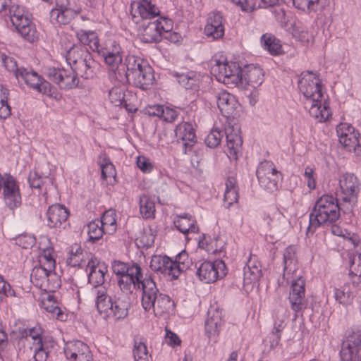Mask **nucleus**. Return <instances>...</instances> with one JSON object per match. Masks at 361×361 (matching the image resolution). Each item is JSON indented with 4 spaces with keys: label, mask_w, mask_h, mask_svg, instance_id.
Instances as JSON below:
<instances>
[{
    "label": "nucleus",
    "mask_w": 361,
    "mask_h": 361,
    "mask_svg": "<svg viewBox=\"0 0 361 361\" xmlns=\"http://www.w3.org/2000/svg\"><path fill=\"white\" fill-rule=\"evenodd\" d=\"M133 18L152 20L160 14V10L152 0H135L131 3Z\"/></svg>",
    "instance_id": "obj_21"
},
{
    "label": "nucleus",
    "mask_w": 361,
    "mask_h": 361,
    "mask_svg": "<svg viewBox=\"0 0 361 361\" xmlns=\"http://www.w3.org/2000/svg\"><path fill=\"white\" fill-rule=\"evenodd\" d=\"M98 49L97 52L103 57L109 73L116 72L124 56V51L121 45L114 39H108L104 46L100 44Z\"/></svg>",
    "instance_id": "obj_13"
},
{
    "label": "nucleus",
    "mask_w": 361,
    "mask_h": 361,
    "mask_svg": "<svg viewBox=\"0 0 361 361\" xmlns=\"http://www.w3.org/2000/svg\"><path fill=\"white\" fill-rule=\"evenodd\" d=\"M0 294H3L6 297H16V292L11 288V285L7 283L4 278L0 276Z\"/></svg>",
    "instance_id": "obj_64"
},
{
    "label": "nucleus",
    "mask_w": 361,
    "mask_h": 361,
    "mask_svg": "<svg viewBox=\"0 0 361 361\" xmlns=\"http://www.w3.org/2000/svg\"><path fill=\"white\" fill-rule=\"evenodd\" d=\"M196 274L202 281L213 283L226 274V264L221 260L204 262L197 268Z\"/></svg>",
    "instance_id": "obj_17"
},
{
    "label": "nucleus",
    "mask_w": 361,
    "mask_h": 361,
    "mask_svg": "<svg viewBox=\"0 0 361 361\" xmlns=\"http://www.w3.org/2000/svg\"><path fill=\"white\" fill-rule=\"evenodd\" d=\"M63 350L70 361H94L89 346L80 341L66 343Z\"/></svg>",
    "instance_id": "obj_20"
},
{
    "label": "nucleus",
    "mask_w": 361,
    "mask_h": 361,
    "mask_svg": "<svg viewBox=\"0 0 361 361\" xmlns=\"http://www.w3.org/2000/svg\"><path fill=\"white\" fill-rule=\"evenodd\" d=\"M223 310L216 305H211L207 312L205 331L209 338L219 334L223 324Z\"/></svg>",
    "instance_id": "obj_22"
},
{
    "label": "nucleus",
    "mask_w": 361,
    "mask_h": 361,
    "mask_svg": "<svg viewBox=\"0 0 361 361\" xmlns=\"http://www.w3.org/2000/svg\"><path fill=\"white\" fill-rule=\"evenodd\" d=\"M226 145L231 157L237 159L240 152L243 140L240 135V128L238 126H228L224 130Z\"/></svg>",
    "instance_id": "obj_24"
},
{
    "label": "nucleus",
    "mask_w": 361,
    "mask_h": 361,
    "mask_svg": "<svg viewBox=\"0 0 361 361\" xmlns=\"http://www.w3.org/2000/svg\"><path fill=\"white\" fill-rule=\"evenodd\" d=\"M274 314L276 319L274 325L273 335L276 336V342H278L281 338L280 333L283 331L285 326V309L283 307H281L276 310Z\"/></svg>",
    "instance_id": "obj_48"
},
{
    "label": "nucleus",
    "mask_w": 361,
    "mask_h": 361,
    "mask_svg": "<svg viewBox=\"0 0 361 361\" xmlns=\"http://www.w3.org/2000/svg\"><path fill=\"white\" fill-rule=\"evenodd\" d=\"M144 63L147 62L140 57L129 55L126 57L125 63L122 62L116 72L110 73L109 78L118 83L126 84L135 73H138L144 67Z\"/></svg>",
    "instance_id": "obj_14"
},
{
    "label": "nucleus",
    "mask_w": 361,
    "mask_h": 361,
    "mask_svg": "<svg viewBox=\"0 0 361 361\" xmlns=\"http://www.w3.org/2000/svg\"><path fill=\"white\" fill-rule=\"evenodd\" d=\"M10 20L17 32L26 41L33 43L39 37L31 14L24 7L13 6L10 11Z\"/></svg>",
    "instance_id": "obj_6"
},
{
    "label": "nucleus",
    "mask_w": 361,
    "mask_h": 361,
    "mask_svg": "<svg viewBox=\"0 0 361 361\" xmlns=\"http://www.w3.org/2000/svg\"><path fill=\"white\" fill-rule=\"evenodd\" d=\"M47 180L51 181L48 176H42L35 170L30 171L28 176V183L30 188L38 190L42 189Z\"/></svg>",
    "instance_id": "obj_52"
},
{
    "label": "nucleus",
    "mask_w": 361,
    "mask_h": 361,
    "mask_svg": "<svg viewBox=\"0 0 361 361\" xmlns=\"http://www.w3.org/2000/svg\"><path fill=\"white\" fill-rule=\"evenodd\" d=\"M172 22L167 18H159L143 23L140 32V37L145 43H157L161 40L164 33L171 32Z\"/></svg>",
    "instance_id": "obj_8"
},
{
    "label": "nucleus",
    "mask_w": 361,
    "mask_h": 361,
    "mask_svg": "<svg viewBox=\"0 0 361 361\" xmlns=\"http://www.w3.org/2000/svg\"><path fill=\"white\" fill-rule=\"evenodd\" d=\"M77 15V12L64 5L57 4L50 11V20L53 24H68Z\"/></svg>",
    "instance_id": "obj_30"
},
{
    "label": "nucleus",
    "mask_w": 361,
    "mask_h": 361,
    "mask_svg": "<svg viewBox=\"0 0 361 361\" xmlns=\"http://www.w3.org/2000/svg\"><path fill=\"white\" fill-rule=\"evenodd\" d=\"M86 271L88 272V281L94 287L93 293L97 298V290L105 287V275L107 273V267L105 264L99 263L97 260L90 259L87 264Z\"/></svg>",
    "instance_id": "obj_19"
},
{
    "label": "nucleus",
    "mask_w": 361,
    "mask_h": 361,
    "mask_svg": "<svg viewBox=\"0 0 361 361\" xmlns=\"http://www.w3.org/2000/svg\"><path fill=\"white\" fill-rule=\"evenodd\" d=\"M224 18L221 13L212 12L209 14L204 32L214 39H221L224 35Z\"/></svg>",
    "instance_id": "obj_25"
},
{
    "label": "nucleus",
    "mask_w": 361,
    "mask_h": 361,
    "mask_svg": "<svg viewBox=\"0 0 361 361\" xmlns=\"http://www.w3.org/2000/svg\"><path fill=\"white\" fill-rule=\"evenodd\" d=\"M283 278L290 283L288 296L291 309L295 312H302L307 307L305 280L298 273L295 248L288 246L283 252Z\"/></svg>",
    "instance_id": "obj_3"
},
{
    "label": "nucleus",
    "mask_w": 361,
    "mask_h": 361,
    "mask_svg": "<svg viewBox=\"0 0 361 361\" xmlns=\"http://www.w3.org/2000/svg\"><path fill=\"white\" fill-rule=\"evenodd\" d=\"M140 268L141 267L136 263H133L131 265L121 261H114L112 263L113 271L119 277L129 273H131L130 274H136L139 273Z\"/></svg>",
    "instance_id": "obj_42"
},
{
    "label": "nucleus",
    "mask_w": 361,
    "mask_h": 361,
    "mask_svg": "<svg viewBox=\"0 0 361 361\" xmlns=\"http://www.w3.org/2000/svg\"><path fill=\"white\" fill-rule=\"evenodd\" d=\"M30 349L33 350V360L34 361H46L48 355L49 351L44 347V344H39L35 346H31Z\"/></svg>",
    "instance_id": "obj_59"
},
{
    "label": "nucleus",
    "mask_w": 361,
    "mask_h": 361,
    "mask_svg": "<svg viewBox=\"0 0 361 361\" xmlns=\"http://www.w3.org/2000/svg\"><path fill=\"white\" fill-rule=\"evenodd\" d=\"M43 308L48 312L51 314L53 317L56 319L63 321L64 314L61 309L56 305V302L52 300L51 296L49 295L47 300L42 302Z\"/></svg>",
    "instance_id": "obj_50"
},
{
    "label": "nucleus",
    "mask_w": 361,
    "mask_h": 361,
    "mask_svg": "<svg viewBox=\"0 0 361 361\" xmlns=\"http://www.w3.org/2000/svg\"><path fill=\"white\" fill-rule=\"evenodd\" d=\"M243 81L254 88L259 86L264 81L263 70L259 66H247L245 75L243 74Z\"/></svg>",
    "instance_id": "obj_35"
},
{
    "label": "nucleus",
    "mask_w": 361,
    "mask_h": 361,
    "mask_svg": "<svg viewBox=\"0 0 361 361\" xmlns=\"http://www.w3.org/2000/svg\"><path fill=\"white\" fill-rule=\"evenodd\" d=\"M130 274L119 277L118 286L123 291L132 292L133 289L141 288V305L145 311L152 312L155 316H162L173 310V302L169 295L159 291L151 276L143 279L141 268L139 273Z\"/></svg>",
    "instance_id": "obj_2"
},
{
    "label": "nucleus",
    "mask_w": 361,
    "mask_h": 361,
    "mask_svg": "<svg viewBox=\"0 0 361 361\" xmlns=\"http://www.w3.org/2000/svg\"><path fill=\"white\" fill-rule=\"evenodd\" d=\"M224 136V131L214 127L206 137L205 143L209 147L215 148L221 143Z\"/></svg>",
    "instance_id": "obj_51"
},
{
    "label": "nucleus",
    "mask_w": 361,
    "mask_h": 361,
    "mask_svg": "<svg viewBox=\"0 0 361 361\" xmlns=\"http://www.w3.org/2000/svg\"><path fill=\"white\" fill-rule=\"evenodd\" d=\"M173 263L174 279H177L181 272L190 269L193 264L188 253L184 250L176 255L175 260H173Z\"/></svg>",
    "instance_id": "obj_39"
},
{
    "label": "nucleus",
    "mask_w": 361,
    "mask_h": 361,
    "mask_svg": "<svg viewBox=\"0 0 361 361\" xmlns=\"http://www.w3.org/2000/svg\"><path fill=\"white\" fill-rule=\"evenodd\" d=\"M305 108L309 111L310 115L316 118L319 122H322L329 118L331 116L330 109L324 104L322 99H319L317 102L304 101Z\"/></svg>",
    "instance_id": "obj_31"
},
{
    "label": "nucleus",
    "mask_w": 361,
    "mask_h": 361,
    "mask_svg": "<svg viewBox=\"0 0 361 361\" xmlns=\"http://www.w3.org/2000/svg\"><path fill=\"white\" fill-rule=\"evenodd\" d=\"M2 61L5 68L13 73L17 78L22 67H18L16 59L13 57L2 56Z\"/></svg>",
    "instance_id": "obj_60"
},
{
    "label": "nucleus",
    "mask_w": 361,
    "mask_h": 361,
    "mask_svg": "<svg viewBox=\"0 0 361 361\" xmlns=\"http://www.w3.org/2000/svg\"><path fill=\"white\" fill-rule=\"evenodd\" d=\"M244 286L257 283L262 276V270L259 264L249 260L243 270Z\"/></svg>",
    "instance_id": "obj_38"
},
{
    "label": "nucleus",
    "mask_w": 361,
    "mask_h": 361,
    "mask_svg": "<svg viewBox=\"0 0 361 361\" xmlns=\"http://www.w3.org/2000/svg\"><path fill=\"white\" fill-rule=\"evenodd\" d=\"M256 174L262 188L269 192L278 190L281 173L276 169L273 162L264 161L258 166Z\"/></svg>",
    "instance_id": "obj_12"
},
{
    "label": "nucleus",
    "mask_w": 361,
    "mask_h": 361,
    "mask_svg": "<svg viewBox=\"0 0 361 361\" xmlns=\"http://www.w3.org/2000/svg\"><path fill=\"white\" fill-rule=\"evenodd\" d=\"M173 75L176 78L178 82L187 90L195 89L199 85V75L193 71L186 73L175 72Z\"/></svg>",
    "instance_id": "obj_37"
},
{
    "label": "nucleus",
    "mask_w": 361,
    "mask_h": 361,
    "mask_svg": "<svg viewBox=\"0 0 361 361\" xmlns=\"http://www.w3.org/2000/svg\"><path fill=\"white\" fill-rule=\"evenodd\" d=\"M340 217L338 200L332 195H324L319 197L310 214L307 235H313L319 226H333Z\"/></svg>",
    "instance_id": "obj_4"
},
{
    "label": "nucleus",
    "mask_w": 361,
    "mask_h": 361,
    "mask_svg": "<svg viewBox=\"0 0 361 361\" xmlns=\"http://www.w3.org/2000/svg\"><path fill=\"white\" fill-rule=\"evenodd\" d=\"M137 165L144 173H149L153 169V166L149 159L143 156H140L137 159Z\"/></svg>",
    "instance_id": "obj_63"
},
{
    "label": "nucleus",
    "mask_w": 361,
    "mask_h": 361,
    "mask_svg": "<svg viewBox=\"0 0 361 361\" xmlns=\"http://www.w3.org/2000/svg\"><path fill=\"white\" fill-rule=\"evenodd\" d=\"M333 233L338 235H343L346 245L353 246L357 256L358 263L356 264V257L355 255H349V274L352 277H357L359 280L361 277V240L359 236L355 233H346L345 234H338L333 229Z\"/></svg>",
    "instance_id": "obj_18"
},
{
    "label": "nucleus",
    "mask_w": 361,
    "mask_h": 361,
    "mask_svg": "<svg viewBox=\"0 0 361 361\" xmlns=\"http://www.w3.org/2000/svg\"><path fill=\"white\" fill-rule=\"evenodd\" d=\"M173 260L166 255H154L150 262V268L158 274L171 276L173 279Z\"/></svg>",
    "instance_id": "obj_27"
},
{
    "label": "nucleus",
    "mask_w": 361,
    "mask_h": 361,
    "mask_svg": "<svg viewBox=\"0 0 361 361\" xmlns=\"http://www.w3.org/2000/svg\"><path fill=\"white\" fill-rule=\"evenodd\" d=\"M140 212L145 219H150L154 216L155 204L154 200L147 195H142L139 200Z\"/></svg>",
    "instance_id": "obj_41"
},
{
    "label": "nucleus",
    "mask_w": 361,
    "mask_h": 361,
    "mask_svg": "<svg viewBox=\"0 0 361 361\" xmlns=\"http://www.w3.org/2000/svg\"><path fill=\"white\" fill-rule=\"evenodd\" d=\"M304 177L307 180V187L310 190H314L316 188V174L314 170L310 167L307 166L305 169Z\"/></svg>",
    "instance_id": "obj_61"
},
{
    "label": "nucleus",
    "mask_w": 361,
    "mask_h": 361,
    "mask_svg": "<svg viewBox=\"0 0 361 361\" xmlns=\"http://www.w3.org/2000/svg\"><path fill=\"white\" fill-rule=\"evenodd\" d=\"M154 81V71L148 63H144V67L138 73H135L128 82H132L136 87L142 90H148Z\"/></svg>",
    "instance_id": "obj_26"
},
{
    "label": "nucleus",
    "mask_w": 361,
    "mask_h": 361,
    "mask_svg": "<svg viewBox=\"0 0 361 361\" xmlns=\"http://www.w3.org/2000/svg\"><path fill=\"white\" fill-rule=\"evenodd\" d=\"M17 79H22L30 88L49 97H51L55 92L54 87L32 70L22 67Z\"/></svg>",
    "instance_id": "obj_15"
},
{
    "label": "nucleus",
    "mask_w": 361,
    "mask_h": 361,
    "mask_svg": "<svg viewBox=\"0 0 361 361\" xmlns=\"http://www.w3.org/2000/svg\"><path fill=\"white\" fill-rule=\"evenodd\" d=\"M279 0H250L247 9L253 11L260 8L275 6Z\"/></svg>",
    "instance_id": "obj_57"
},
{
    "label": "nucleus",
    "mask_w": 361,
    "mask_h": 361,
    "mask_svg": "<svg viewBox=\"0 0 361 361\" xmlns=\"http://www.w3.org/2000/svg\"><path fill=\"white\" fill-rule=\"evenodd\" d=\"M343 343L361 348V326L352 328Z\"/></svg>",
    "instance_id": "obj_54"
},
{
    "label": "nucleus",
    "mask_w": 361,
    "mask_h": 361,
    "mask_svg": "<svg viewBox=\"0 0 361 361\" xmlns=\"http://www.w3.org/2000/svg\"><path fill=\"white\" fill-rule=\"evenodd\" d=\"M360 348L342 344L340 356L343 361H361Z\"/></svg>",
    "instance_id": "obj_43"
},
{
    "label": "nucleus",
    "mask_w": 361,
    "mask_h": 361,
    "mask_svg": "<svg viewBox=\"0 0 361 361\" xmlns=\"http://www.w3.org/2000/svg\"><path fill=\"white\" fill-rule=\"evenodd\" d=\"M339 142L346 150L353 151L357 156L361 155V135L358 132L338 137Z\"/></svg>",
    "instance_id": "obj_36"
},
{
    "label": "nucleus",
    "mask_w": 361,
    "mask_h": 361,
    "mask_svg": "<svg viewBox=\"0 0 361 361\" xmlns=\"http://www.w3.org/2000/svg\"><path fill=\"white\" fill-rule=\"evenodd\" d=\"M176 135L183 141V145L185 148H190L195 142V133L192 126L187 122H183L178 125L175 130Z\"/></svg>",
    "instance_id": "obj_32"
},
{
    "label": "nucleus",
    "mask_w": 361,
    "mask_h": 361,
    "mask_svg": "<svg viewBox=\"0 0 361 361\" xmlns=\"http://www.w3.org/2000/svg\"><path fill=\"white\" fill-rule=\"evenodd\" d=\"M339 188L341 197L343 202L349 203L351 206L357 203L360 183L353 173H345L340 177Z\"/></svg>",
    "instance_id": "obj_16"
},
{
    "label": "nucleus",
    "mask_w": 361,
    "mask_h": 361,
    "mask_svg": "<svg viewBox=\"0 0 361 361\" xmlns=\"http://www.w3.org/2000/svg\"><path fill=\"white\" fill-rule=\"evenodd\" d=\"M42 334L43 329L39 326H35L32 328L25 329L23 333V336L25 337L27 341L31 340L32 341V345L42 344Z\"/></svg>",
    "instance_id": "obj_47"
},
{
    "label": "nucleus",
    "mask_w": 361,
    "mask_h": 361,
    "mask_svg": "<svg viewBox=\"0 0 361 361\" xmlns=\"http://www.w3.org/2000/svg\"><path fill=\"white\" fill-rule=\"evenodd\" d=\"M116 213L114 209L106 210L99 219L106 233L112 234L116 230Z\"/></svg>",
    "instance_id": "obj_44"
},
{
    "label": "nucleus",
    "mask_w": 361,
    "mask_h": 361,
    "mask_svg": "<svg viewBox=\"0 0 361 361\" xmlns=\"http://www.w3.org/2000/svg\"><path fill=\"white\" fill-rule=\"evenodd\" d=\"M76 37L85 46H88L93 51H98L100 47L99 39L94 31L80 29L76 32Z\"/></svg>",
    "instance_id": "obj_34"
},
{
    "label": "nucleus",
    "mask_w": 361,
    "mask_h": 361,
    "mask_svg": "<svg viewBox=\"0 0 361 361\" xmlns=\"http://www.w3.org/2000/svg\"><path fill=\"white\" fill-rule=\"evenodd\" d=\"M9 90L4 86L0 85V118L6 119L11 114V107L8 103Z\"/></svg>",
    "instance_id": "obj_46"
},
{
    "label": "nucleus",
    "mask_w": 361,
    "mask_h": 361,
    "mask_svg": "<svg viewBox=\"0 0 361 361\" xmlns=\"http://www.w3.org/2000/svg\"><path fill=\"white\" fill-rule=\"evenodd\" d=\"M300 92L304 96V101H317L322 99V87L318 75L311 71H307L301 74V78L298 82Z\"/></svg>",
    "instance_id": "obj_11"
},
{
    "label": "nucleus",
    "mask_w": 361,
    "mask_h": 361,
    "mask_svg": "<svg viewBox=\"0 0 361 361\" xmlns=\"http://www.w3.org/2000/svg\"><path fill=\"white\" fill-rule=\"evenodd\" d=\"M39 265L47 267L49 269L55 270L56 261L54 259V252L47 250L44 252H40Z\"/></svg>",
    "instance_id": "obj_55"
},
{
    "label": "nucleus",
    "mask_w": 361,
    "mask_h": 361,
    "mask_svg": "<svg viewBox=\"0 0 361 361\" xmlns=\"http://www.w3.org/2000/svg\"><path fill=\"white\" fill-rule=\"evenodd\" d=\"M15 244L23 249L32 247L36 242L35 237L28 234H21L13 239Z\"/></svg>",
    "instance_id": "obj_56"
},
{
    "label": "nucleus",
    "mask_w": 361,
    "mask_h": 361,
    "mask_svg": "<svg viewBox=\"0 0 361 361\" xmlns=\"http://www.w3.org/2000/svg\"><path fill=\"white\" fill-rule=\"evenodd\" d=\"M102 177L106 179L108 177L114 176L115 175L114 166L106 159L101 164Z\"/></svg>",
    "instance_id": "obj_62"
},
{
    "label": "nucleus",
    "mask_w": 361,
    "mask_h": 361,
    "mask_svg": "<svg viewBox=\"0 0 361 361\" xmlns=\"http://www.w3.org/2000/svg\"><path fill=\"white\" fill-rule=\"evenodd\" d=\"M174 225L180 232L185 235L189 233H197L199 231L195 220L192 219V216L188 214L178 216L174 221Z\"/></svg>",
    "instance_id": "obj_33"
},
{
    "label": "nucleus",
    "mask_w": 361,
    "mask_h": 361,
    "mask_svg": "<svg viewBox=\"0 0 361 361\" xmlns=\"http://www.w3.org/2000/svg\"><path fill=\"white\" fill-rule=\"evenodd\" d=\"M30 281L35 286L46 292H54L61 286V280L55 270L39 264L32 269Z\"/></svg>",
    "instance_id": "obj_9"
},
{
    "label": "nucleus",
    "mask_w": 361,
    "mask_h": 361,
    "mask_svg": "<svg viewBox=\"0 0 361 361\" xmlns=\"http://www.w3.org/2000/svg\"><path fill=\"white\" fill-rule=\"evenodd\" d=\"M109 97L111 103L116 106H121L125 103V87L115 86L109 92Z\"/></svg>",
    "instance_id": "obj_49"
},
{
    "label": "nucleus",
    "mask_w": 361,
    "mask_h": 361,
    "mask_svg": "<svg viewBox=\"0 0 361 361\" xmlns=\"http://www.w3.org/2000/svg\"><path fill=\"white\" fill-rule=\"evenodd\" d=\"M104 233H106V232L99 219L93 220L87 224L89 240L97 241L103 236Z\"/></svg>",
    "instance_id": "obj_45"
},
{
    "label": "nucleus",
    "mask_w": 361,
    "mask_h": 361,
    "mask_svg": "<svg viewBox=\"0 0 361 361\" xmlns=\"http://www.w3.org/2000/svg\"><path fill=\"white\" fill-rule=\"evenodd\" d=\"M319 0H293L295 8L303 11H314L315 6L319 4Z\"/></svg>",
    "instance_id": "obj_58"
},
{
    "label": "nucleus",
    "mask_w": 361,
    "mask_h": 361,
    "mask_svg": "<svg viewBox=\"0 0 361 361\" xmlns=\"http://www.w3.org/2000/svg\"><path fill=\"white\" fill-rule=\"evenodd\" d=\"M130 307V298L127 294L122 293L112 299L107 294L106 288L102 287L97 290L96 307L102 318L123 319L128 314Z\"/></svg>",
    "instance_id": "obj_5"
},
{
    "label": "nucleus",
    "mask_w": 361,
    "mask_h": 361,
    "mask_svg": "<svg viewBox=\"0 0 361 361\" xmlns=\"http://www.w3.org/2000/svg\"><path fill=\"white\" fill-rule=\"evenodd\" d=\"M215 97L221 114L226 117L232 116L238 104L235 97L225 90L218 92Z\"/></svg>",
    "instance_id": "obj_29"
},
{
    "label": "nucleus",
    "mask_w": 361,
    "mask_h": 361,
    "mask_svg": "<svg viewBox=\"0 0 361 361\" xmlns=\"http://www.w3.org/2000/svg\"><path fill=\"white\" fill-rule=\"evenodd\" d=\"M261 43L264 49L272 55H279L282 51L280 41L271 34H264L261 37Z\"/></svg>",
    "instance_id": "obj_40"
},
{
    "label": "nucleus",
    "mask_w": 361,
    "mask_h": 361,
    "mask_svg": "<svg viewBox=\"0 0 361 361\" xmlns=\"http://www.w3.org/2000/svg\"><path fill=\"white\" fill-rule=\"evenodd\" d=\"M68 215L69 212L64 206L59 204H52L47 212L48 226L59 230L63 228Z\"/></svg>",
    "instance_id": "obj_23"
},
{
    "label": "nucleus",
    "mask_w": 361,
    "mask_h": 361,
    "mask_svg": "<svg viewBox=\"0 0 361 361\" xmlns=\"http://www.w3.org/2000/svg\"><path fill=\"white\" fill-rule=\"evenodd\" d=\"M356 283V281L347 282L339 288H335L334 298L336 301L343 306L351 305L357 290Z\"/></svg>",
    "instance_id": "obj_28"
},
{
    "label": "nucleus",
    "mask_w": 361,
    "mask_h": 361,
    "mask_svg": "<svg viewBox=\"0 0 361 361\" xmlns=\"http://www.w3.org/2000/svg\"><path fill=\"white\" fill-rule=\"evenodd\" d=\"M133 357L135 361H149L147 346L140 340H135Z\"/></svg>",
    "instance_id": "obj_53"
},
{
    "label": "nucleus",
    "mask_w": 361,
    "mask_h": 361,
    "mask_svg": "<svg viewBox=\"0 0 361 361\" xmlns=\"http://www.w3.org/2000/svg\"><path fill=\"white\" fill-rule=\"evenodd\" d=\"M212 73L218 81L224 84H238L243 82V71L237 62L216 61L212 67Z\"/></svg>",
    "instance_id": "obj_10"
},
{
    "label": "nucleus",
    "mask_w": 361,
    "mask_h": 361,
    "mask_svg": "<svg viewBox=\"0 0 361 361\" xmlns=\"http://www.w3.org/2000/svg\"><path fill=\"white\" fill-rule=\"evenodd\" d=\"M66 60L70 68L48 67L44 72L49 80L65 90L78 86V75L85 79L93 78L98 66L87 49L81 44L71 47L66 52Z\"/></svg>",
    "instance_id": "obj_1"
},
{
    "label": "nucleus",
    "mask_w": 361,
    "mask_h": 361,
    "mask_svg": "<svg viewBox=\"0 0 361 361\" xmlns=\"http://www.w3.org/2000/svg\"><path fill=\"white\" fill-rule=\"evenodd\" d=\"M0 198L11 210L18 208L22 203L19 184L13 176L0 173Z\"/></svg>",
    "instance_id": "obj_7"
}]
</instances>
